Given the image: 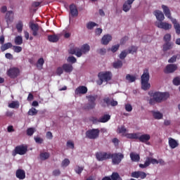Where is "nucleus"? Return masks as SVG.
I'll return each mask as SVG.
<instances>
[{"label":"nucleus","instance_id":"nucleus-1","mask_svg":"<svg viewBox=\"0 0 180 180\" xmlns=\"http://www.w3.org/2000/svg\"><path fill=\"white\" fill-rule=\"evenodd\" d=\"M152 98L149 100L150 105H155V103H161L162 101H167L169 98V93L165 92L161 93L159 91H155L150 94Z\"/></svg>","mask_w":180,"mask_h":180},{"label":"nucleus","instance_id":"nucleus-2","mask_svg":"<svg viewBox=\"0 0 180 180\" xmlns=\"http://www.w3.org/2000/svg\"><path fill=\"white\" fill-rule=\"evenodd\" d=\"M91 50V46L88 45V44H85L81 46V49L78 47L70 48L69 50V53L72 55H75L77 57H82V54H86V53H89Z\"/></svg>","mask_w":180,"mask_h":180},{"label":"nucleus","instance_id":"nucleus-3","mask_svg":"<svg viewBox=\"0 0 180 180\" xmlns=\"http://www.w3.org/2000/svg\"><path fill=\"white\" fill-rule=\"evenodd\" d=\"M141 88L143 91H147L150 89L151 85L148 83L150 81V72H148V69H145L143 70V73L141 77Z\"/></svg>","mask_w":180,"mask_h":180},{"label":"nucleus","instance_id":"nucleus-4","mask_svg":"<svg viewBox=\"0 0 180 180\" xmlns=\"http://www.w3.org/2000/svg\"><path fill=\"white\" fill-rule=\"evenodd\" d=\"M86 99L88 100V103L85 104L83 107L84 110H91V109H95L96 106V99H98V95H89L87 96Z\"/></svg>","mask_w":180,"mask_h":180},{"label":"nucleus","instance_id":"nucleus-5","mask_svg":"<svg viewBox=\"0 0 180 180\" xmlns=\"http://www.w3.org/2000/svg\"><path fill=\"white\" fill-rule=\"evenodd\" d=\"M98 77L99 80L97 82L98 85H102L103 82H109L112 79V72H101Z\"/></svg>","mask_w":180,"mask_h":180},{"label":"nucleus","instance_id":"nucleus-6","mask_svg":"<svg viewBox=\"0 0 180 180\" xmlns=\"http://www.w3.org/2000/svg\"><path fill=\"white\" fill-rule=\"evenodd\" d=\"M112 159V165H119L122 162V160L124 158V155L121 153H110V159Z\"/></svg>","mask_w":180,"mask_h":180},{"label":"nucleus","instance_id":"nucleus-7","mask_svg":"<svg viewBox=\"0 0 180 180\" xmlns=\"http://www.w3.org/2000/svg\"><path fill=\"white\" fill-rule=\"evenodd\" d=\"M100 132L101 131L98 129H89L86 131V137L90 140H96V139L99 137Z\"/></svg>","mask_w":180,"mask_h":180},{"label":"nucleus","instance_id":"nucleus-8","mask_svg":"<svg viewBox=\"0 0 180 180\" xmlns=\"http://www.w3.org/2000/svg\"><path fill=\"white\" fill-rule=\"evenodd\" d=\"M27 153V146L20 145L17 146L13 151V155H25Z\"/></svg>","mask_w":180,"mask_h":180},{"label":"nucleus","instance_id":"nucleus-9","mask_svg":"<svg viewBox=\"0 0 180 180\" xmlns=\"http://www.w3.org/2000/svg\"><path fill=\"white\" fill-rule=\"evenodd\" d=\"M96 158L97 161H106V160H110V153L97 152L96 153Z\"/></svg>","mask_w":180,"mask_h":180},{"label":"nucleus","instance_id":"nucleus-10","mask_svg":"<svg viewBox=\"0 0 180 180\" xmlns=\"http://www.w3.org/2000/svg\"><path fill=\"white\" fill-rule=\"evenodd\" d=\"M19 74H20V70L18 68H11L7 71L8 77L12 79H15L19 77Z\"/></svg>","mask_w":180,"mask_h":180},{"label":"nucleus","instance_id":"nucleus-11","mask_svg":"<svg viewBox=\"0 0 180 180\" xmlns=\"http://www.w3.org/2000/svg\"><path fill=\"white\" fill-rule=\"evenodd\" d=\"M178 70V65L176 64H169L165 68V74H172V72H175Z\"/></svg>","mask_w":180,"mask_h":180},{"label":"nucleus","instance_id":"nucleus-12","mask_svg":"<svg viewBox=\"0 0 180 180\" xmlns=\"http://www.w3.org/2000/svg\"><path fill=\"white\" fill-rule=\"evenodd\" d=\"M155 25L159 29H163L164 30H169V29L172 27L171 24L162 21L158 22Z\"/></svg>","mask_w":180,"mask_h":180},{"label":"nucleus","instance_id":"nucleus-13","mask_svg":"<svg viewBox=\"0 0 180 180\" xmlns=\"http://www.w3.org/2000/svg\"><path fill=\"white\" fill-rule=\"evenodd\" d=\"M131 176H132V178H141V179H145V178H147V174L144 172L137 171L132 172Z\"/></svg>","mask_w":180,"mask_h":180},{"label":"nucleus","instance_id":"nucleus-14","mask_svg":"<svg viewBox=\"0 0 180 180\" xmlns=\"http://www.w3.org/2000/svg\"><path fill=\"white\" fill-rule=\"evenodd\" d=\"M86 92H88V88L85 86H79L75 91V95H85Z\"/></svg>","mask_w":180,"mask_h":180},{"label":"nucleus","instance_id":"nucleus-15","mask_svg":"<svg viewBox=\"0 0 180 180\" xmlns=\"http://www.w3.org/2000/svg\"><path fill=\"white\" fill-rule=\"evenodd\" d=\"M70 13L72 18H77V16H78V9L77 8V6L75 4H71L70 6Z\"/></svg>","mask_w":180,"mask_h":180},{"label":"nucleus","instance_id":"nucleus-16","mask_svg":"<svg viewBox=\"0 0 180 180\" xmlns=\"http://www.w3.org/2000/svg\"><path fill=\"white\" fill-rule=\"evenodd\" d=\"M162 8L163 10V12L165 15L166 18H168V19H170L171 21H172V17L171 16V11L169 10V8L165 5H162Z\"/></svg>","mask_w":180,"mask_h":180},{"label":"nucleus","instance_id":"nucleus-17","mask_svg":"<svg viewBox=\"0 0 180 180\" xmlns=\"http://www.w3.org/2000/svg\"><path fill=\"white\" fill-rule=\"evenodd\" d=\"M5 19L7 25H9V23H12V22H13V11H8L6 13Z\"/></svg>","mask_w":180,"mask_h":180},{"label":"nucleus","instance_id":"nucleus-18","mask_svg":"<svg viewBox=\"0 0 180 180\" xmlns=\"http://www.w3.org/2000/svg\"><path fill=\"white\" fill-rule=\"evenodd\" d=\"M15 176L18 179H25L26 178V172L23 169H18L15 172Z\"/></svg>","mask_w":180,"mask_h":180},{"label":"nucleus","instance_id":"nucleus-19","mask_svg":"<svg viewBox=\"0 0 180 180\" xmlns=\"http://www.w3.org/2000/svg\"><path fill=\"white\" fill-rule=\"evenodd\" d=\"M154 15L156 17V19L159 22H162V20H164L165 19V17L164 16V13H162V11H160V10L155 11H154Z\"/></svg>","mask_w":180,"mask_h":180},{"label":"nucleus","instance_id":"nucleus-20","mask_svg":"<svg viewBox=\"0 0 180 180\" xmlns=\"http://www.w3.org/2000/svg\"><path fill=\"white\" fill-rule=\"evenodd\" d=\"M112 40V35L110 34H105L104 35L101 39V43L104 46H107V44H109V42Z\"/></svg>","mask_w":180,"mask_h":180},{"label":"nucleus","instance_id":"nucleus-21","mask_svg":"<svg viewBox=\"0 0 180 180\" xmlns=\"http://www.w3.org/2000/svg\"><path fill=\"white\" fill-rule=\"evenodd\" d=\"M30 28L32 30V35L34 37L37 36V32H39V24L31 23L30 25Z\"/></svg>","mask_w":180,"mask_h":180},{"label":"nucleus","instance_id":"nucleus-22","mask_svg":"<svg viewBox=\"0 0 180 180\" xmlns=\"http://www.w3.org/2000/svg\"><path fill=\"white\" fill-rule=\"evenodd\" d=\"M150 139L151 136L150 134H145L141 136L139 135L138 140H139L141 143H147V141H148Z\"/></svg>","mask_w":180,"mask_h":180},{"label":"nucleus","instance_id":"nucleus-23","mask_svg":"<svg viewBox=\"0 0 180 180\" xmlns=\"http://www.w3.org/2000/svg\"><path fill=\"white\" fill-rule=\"evenodd\" d=\"M151 113L154 119H156V120H160L164 117V115H162L160 111L152 110Z\"/></svg>","mask_w":180,"mask_h":180},{"label":"nucleus","instance_id":"nucleus-24","mask_svg":"<svg viewBox=\"0 0 180 180\" xmlns=\"http://www.w3.org/2000/svg\"><path fill=\"white\" fill-rule=\"evenodd\" d=\"M63 69L65 72H72V70H74V68L71 64L65 63L63 65Z\"/></svg>","mask_w":180,"mask_h":180},{"label":"nucleus","instance_id":"nucleus-25","mask_svg":"<svg viewBox=\"0 0 180 180\" xmlns=\"http://www.w3.org/2000/svg\"><path fill=\"white\" fill-rule=\"evenodd\" d=\"M139 136H140V133H139V132L126 134L127 139H131V140H139Z\"/></svg>","mask_w":180,"mask_h":180},{"label":"nucleus","instance_id":"nucleus-26","mask_svg":"<svg viewBox=\"0 0 180 180\" xmlns=\"http://www.w3.org/2000/svg\"><path fill=\"white\" fill-rule=\"evenodd\" d=\"M174 47V43L172 42H165L163 44V51H168Z\"/></svg>","mask_w":180,"mask_h":180},{"label":"nucleus","instance_id":"nucleus-27","mask_svg":"<svg viewBox=\"0 0 180 180\" xmlns=\"http://www.w3.org/2000/svg\"><path fill=\"white\" fill-rule=\"evenodd\" d=\"M169 146L171 148H176V147H178L179 144L178 142L172 139V138H169Z\"/></svg>","mask_w":180,"mask_h":180},{"label":"nucleus","instance_id":"nucleus-28","mask_svg":"<svg viewBox=\"0 0 180 180\" xmlns=\"http://www.w3.org/2000/svg\"><path fill=\"white\" fill-rule=\"evenodd\" d=\"M130 158L134 162H139V161H140V155L136 154L134 153H131Z\"/></svg>","mask_w":180,"mask_h":180},{"label":"nucleus","instance_id":"nucleus-29","mask_svg":"<svg viewBox=\"0 0 180 180\" xmlns=\"http://www.w3.org/2000/svg\"><path fill=\"white\" fill-rule=\"evenodd\" d=\"M172 22L174 25L176 34H180V25L179 23L176 22V19H172Z\"/></svg>","mask_w":180,"mask_h":180},{"label":"nucleus","instance_id":"nucleus-30","mask_svg":"<svg viewBox=\"0 0 180 180\" xmlns=\"http://www.w3.org/2000/svg\"><path fill=\"white\" fill-rule=\"evenodd\" d=\"M12 47H13L12 43L8 42L1 45V51H6V50H8V49H12Z\"/></svg>","mask_w":180,"mask_h":180},{"label":"nucleus","instance_id":"nucleus-31","mask_svg":"<svg viewBox=\"0 0 180 180\" xmlns=\"http://www.w3.org/2000/svg\"><path fill=\"white\" fill-rule=\"evenodd\" d=\"M113 68L118 70L123 67V62L120 60H118L112 63Z\"/></svg>","mask_w":180,"mask_h":180},{"label":"nucleus","instance_id":"nucleus-32","mask_svg":"<svg viewBox=\"0 0 180 180\" xmlns=\"http://www.w3.org/2000/svg\"><path fill=\"white\" fill-rule=\"evenodd\" d=\"M44 65V59L43 58H40L37 62V68H38V70H43Z\"/></svg>","mask_w":180,"mask_h":180},{"label":"nucleus","instance_id":"nucleus-33","mask_svg":"<svg viewBox=\"0 0 180 180\" xmlns=\"http://www.w3.org/2000/svg\"><path fill=\"white\" fill-rule=\"evenodd\" d=\"M109 120H110V115H104L99 118L100 123H106V122H109Z\"/></svg>","mask_w":180,"mask_h":180},{"label":"nucleus","instance_id":"nucleus-34","mask_svg":"<svg viewBox=\"0 0 180 180\" xmlns=\"http://www.w3.org/2000/svg\"><path fill=\"white\" fill-rule=\"evenodd\" d=\"M14 41L15 44H16L17 46H20L21 44H23V38L22 37V36H17L15 37Z\"/></svg>","mask_w":180,"mask_h":180},{"label":"nucleus","instance_id":"nucleus-35","mask_svg":"<svg viewBox=\"0 0 180 180\" xmlns=\"http://www.w3.org/2000/svg\"><path fill=\"white\" fill-rule=\"evenodd\" d=\"M48 40L51 43H57L59 40V38L57 35H49L48 36Z\"/></svg>","mask_w":180,"mask_h":180},{"label":"nucleus","instance_id":"nucleus-36","mask_svg":"<svg viewBox=\"0 0 180 180\" xmlns=\"http://www.w3.org/2000/svg\"><path fill=\"white\" fill-rule=\"evenodd\" d=\"M20 106L19 101H13L12 103L8 104V108H11V109H18Z\"/></svg>","mask_w":180,"mask_h":180},{"label":"nucleus","instance_id":"nucleus-37","mask_svg":"<svg viewBox=\"0 0 180 180\" xmlns=\"http://www.w3.org/2000/svg\"><path fill=\"white\" fill-rule=\"evenodd\" d=\"M16 29L18 33H22V31L23 30V22H22V20H19L16 24Z\"/></svg>","mask_w":180,"mask_h":180},{"label":"nucleus","instance_id":"nucleus-38","mask_svg":"<svg viewBox=\"0 0 180 180\" xmlns=\"http://www.w3.org/2000/svg\"><path fill=\"white\" fill-rule=\"evenodd\" d=\"M40 158L43 161L46 160H49V158H50V153H49L47 152L41 153L40 154Z\"/></svg>","mask_w":180,"mask_h":180},{"label":"nucleus","instance_id":"nucleus-39","mask_svg":"<svg viewBox=\"0 0 180 180\" xmlns=\"http://www.w3.org/2000/svg\"><path fill=\"white\" fill-rule=\"evenodd\" d=\"M95 26H98V24L92 21L89 22L86 24V27L89 30H92V29H94Z\"/></svg>","mask_w":180,"mask_h":180},{"label":"nucleus","instance_id":"nucleus-40","mask_svg":"<svg viewBox=\"0 0 180 180\" xmlns=\"http://www.w3.org/2000/svg\"><path fill=\"white\" fill-rule=\"evenodd\" d=\"M138 48L135 46H132L128 49L127 51L128 54H134V53H137Z\"/></svg>","mask_w":180,"mask_h":180},{"label":"nucleus","instance_id":"nucleus-41","mask_svg":"<svg viewBox=\"0 0 180 180\" xmlns=\"http://www.w3.org/2000/svg\"><path fill=\"white\" fill-rule=\"evenodd\" d=\"M38 111L34 108H32L29 110L27 115L28 116H36L37 115Z\"/></svg>","mask_w":180,"mask_h":180},{"label":"nucleus","instance_id":"nucleus-42","mask_svg":"<svg viewBox=\"0 0 180 180\" xmlns=\"http://www.w3.org/2000/svg\"><path fill=\"white\" fill-rule=\"evenodd\" d=\"M70 159L65 158V159H64V160L62 161V162H61V167H62L63 168H65V167H68V166L70 165Z\"/></svg>","mask_w":180,"mask_h":180},{"label":"nucleus","instance_id":"nucleus-43","mask_svg":"<svg viewBox=\"0 0 180 180\" xmlns=\"http://www.w3.org/2000/svg\"><path fill=\"white\" fill-rule=\"evenodd\" d=\"M131 8V4H129V3H127V1H125L123 5L124 12H129V11H130Z\"/></svg>","mask_w":180,"mask_h":180},{"label":"nucleus","instance_id":"nucleus-44","mask_svg":"<svg viewBox=\"0 0 180 180\" xmlns=\"http://www.w3.org/2000/svg\"><path fill=\"white\" fill-rule=\"evenodd\" d=\"M82 171H84V167H81V166H76V167L75 168V172H76V174H77L78 175H81V174H82Z\"/></svg>","mask_w":180,"mask_h":180},{"label":"nucleus","instance_id":"nucleus-45","mask_svg":"<svg viewBox=\"0 0 180 180\" xmlns=\"http://www.w3.org/2000/svg\"><path fill=\"white\" fill-rule=\"evenodd\" d=\"M111 179L112 180H122V178H120V175H119V173L113 172L111 175Z\"/></svg>","mask_w":180,"mask_h":180},{"label":"nucleus","instance_id":"nucleus-46","mask_svg":"<svg viewBox=\"0 0 180 180\" xmlns=\"http://www.w3.org/2000/svg\"><path fill=\"white\" fill-rule=\"evenodd\" d=\"M126 79L127 81H129V82H134V81H136V77L128 74L126 76Z\"/></svg>","mask_w":180,"mask_h":180},{"label":"nucleus","instance_id":"nucleus-47","mask_svg":"<svg viewBox=\"0 0 180 180\" xmlns=\"http://www.w3.org/2000/svg\"><path fill=\"white\" fill-rule=\"evenodd\" d=\"M163 40L165 43H171V34H166L163 37Z\"/></svg>","mask_w":180,"mask_h":180},{"label":"nucleus","instance_id":"nucleus-48","mask_svg":"<svg viewBox=\"0 0 180 180\" xmlns=\"http://www.w3.org/2000/svg\"><path fill=\"white\" fill-rule=\"evenodd\" d=\"M128 54H129V53L127 52V51H126V50L125 51H122L120 53L119 57H120V60H124V58L127 57Z\"/></svg>","mask_w":180,"mask_h":180},{"label":"nucleus","instance_id":"nucleus-49","mask_svg":"<svg viewBox=\"0 0 180 180\" xmlns=\"http://www.w3.org/2000/svg\"><path fill=\"white\" fill-rule=\"evenodd\" d=\"M146 160L148 161L149 160V165L150 164H158V160L157 159H154L152 158H147Z\"/></svg>","mask_w":180,"mask_h":180},{"label":"nucleus","instance_id":"nucleus-50","mask_svg":"<svg viewBox=\"0 0 180 180\" xmlns=\"http://www.w3.org/2000/svg\"><path fill=\"white\" fill-rule=\"evenodd\" d=\"M149 166H150V160H147V159L146 160L145 163L143 165L139 164V167L142 169L147 168V167H149Z\"/></svg>","mask_w":180,"mask_h":180},{"label":"nucleus","instance_id":"nucleus-51","mask_svg":"<svg viewBox=\"0 0 180 180\" xmlns=\"http://www.w3.org/2000/svg\"><path fill=\"white\" fill-rule=\"evenodd\" d=\"M67 60L68 63H72V64H75V63H77V58L74 56H69Z\"/></svg>","mask_w":180,"mask_h":180},{"label":"nucleus","instance_id":"nucleus-52","mask_svg":"<svg viewBox=\"0 0 180 180\" xmlns=\"http://www.w3.org/2000/svg\"><path fill=\"white\" fill-rule=\"evenodd\" d=\"M173 84L176 85V86H178L179 85H180V77H176L173 79Z\"/></svg>","mask_w":180,"mask_h":180},{"label":"nucleus","instance_id":"nucleus-53","mask_svg":"<svg viewBox=\"0 0 180 180\" xmlns=\"http://www.w3.org/2000/svg\"><path fill=\"white\" fill-rule=\"evenodd\" d=\"M34 140L35 143H37V144H41L44 141L43 139H41L39 136H34Z\"/></svg>","mask_w":180,"mask_h":180},{"label":"nucleus","instance_id":"nucleus-54","mask_svg":"<svg viewBox=\"0 0 180 180\" xmlns=\"http://www.w3.org/2000/svg\"><path fill=\"white\" fill-rule=\"evenodd\" d=\"M32 134H34V128H28L27 129V135L31 136Z\"/></svg>","mask_w":180,"mask_h":180},{"label":"nucleus","instance_id":"nucleus-55","mask_svg":"<svg viewBox=\"0 0 180 180\" xmlns=\"http://www.w3.org/2000/svg\"><path fill=\"white\" fill-rule=\"evenodd\" d=\"M177 58H178V55H174L168 60V63H176Z\"/></svg>","mask_w":180,"mask_h":180},{"label":"nucleus","instance_id":"nucleus-56","mask_svg":"<svg viewBox=\"0 0 180 180\" xmlns=\"http://www.w3.org/2000/svg\"><path fill=\"white\" fill-rule=\"evenodd\" d=\"M90 121L92 122V123H93L94 124H98V123H101V121H99V119H98V118H96V117H91L90 118Z\"/></svg>","mask_w":180,"mask_h":180},{"label":"nucleus","instance_id":"nucleus-57","mask_svg":"<svg viewBox=\"0 0 180 180\" xmlns=\"http://www.w3.org/2000/svg\"><path fill=\"white\" fill-rule=\"evenodd\" d=\"M13 51L15 53H20L22 51V46H13Z\"/></svg>","mask_w":180,"mask_h":180},{"label":"nucleus","instance_id":"nucleus-58","mask_svg":"<svg viewBox=\"0 0 180 180\" xmlns=\"http://www.w3.org/2000/svg\"><path fill=\"white\" fill-rule=\"evenodd\" d=\"M63 72H64V69L63 68V67H58L57 69H56V74L57 75H61V74H63Z\"/></svg>","mask_w":180,"mask_h":180},{"label":"nucleus","instance_id":"nucleus-59","mask_svg":"<svg viewBox=\"0 0 180 180\" xmlns=\"http://www.w3.org/2000/svg\"><path fill=\"white\" fill-rule=\"evenodd\" d=\"M119 47H120V45H119V44L112 46V48H111V51H112V53H116V51H117V50H119Z\"/></svg>","mask_w":180,"mask_h":180},{"label":"nucleus","instance_id":"nucleus-60","mask_svg":"<svg viewBox=\"0 0 180 180\" xmlns=\"http://www.w3.org/2000/svg\"><path fill=\"white\" fill-rule=\"evenodd\" d=\"M67 147H68L69 148H72L74 149V142L71 141H68L67 143H66Z\"/></svg>","mask_w":180,"mask_h":180},{"label":"nucleus","instance_id":"nucleus-61","mask_svg":"<svg viewBox=\"0 0 180 180\" xmlns=\"http://www.w3.org/2000/svg\"><path fill=\"white\" fill-rule=\"evenodd\" d=\"M125 110L127 112H131L133 110V107L130 104L125 105Z\"/></svg>","mask_w":180,"mask_h":180},{"label":"nucleus","instance_id":"nucleus-62","mask_svg":"<svg viewBox=\"0 0 180 180\" xmlns=\"http://www.w3.org/2000/svg\"><path fill=\"white\" fill-rule=\"evenodd\" d=\"M60 174H61V172L58 169H55V170L53 171V175L54 176H58Z\"/></svg>","mask_w":180,"mask_h":180},{"label":"nucleus","instance_id":"nucleus-63","mask_svg":"<svg viewBox=\"0 0 180 180\" xmlns=\"http://www.w3.org/2000/svg\"><path fill=\"white\" fill-rule=\"evenodd\" d=\"M46 138L51 140L53 139V133H51V131L46 132Z\"/></svg>","mask_w":180,"mask_h":180},{"label":"nucleus","instance_id":"nucleus-64","mask_svg":"<svg viewBox=\"0 0 180 180\" xmlns=\"http://www.w3.org/2000/svg\"><path fill=\"white\" fill-rule=\"evenodd\" d=\"M119 131L120 133H126L127 129L124 126H122L120 128H119Z\"/></svg>","mask_w":180,"mask_h":180}]
</instances>
